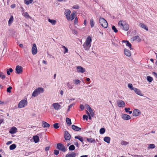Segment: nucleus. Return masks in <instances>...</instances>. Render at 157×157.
Listing matches in <instances>:
<instances>
[{"instance_id": "obj_53", "label": "nucleus", "mask_w": 157, "mask_h": 157, "mask_svg": "<svg viewBox=\"0 0 157 157\" xmlns=\"http://www.w3.org/2000/svg\"><path fill=\"white\" fill-rule=\"evenodd\" d=\"M54 154L56 155H57L59 154V151L56 150H54Z\"/></svg>"}, {"instance_id": "obj_39", "label": "nucleus", "mask_w": 157, "mask_h": 157, "mask_svg": "<svg viewBox=\"0 0 157 157\" xmlns=\"http://www.w3.org/2000/svg\"><path fill=\"white\" fill-rule=\"evenodd\" d=\"M121 144L122 145H126L128 144V142L125 141H122Z\"/></svg>"}, {"instance_id": "obj_43", "label": "nucleus", "mask_w": 157, "mask_h": 157, "mask_svg": "<svg viewBox=\"0 0 157 157\" xmlns=\"http://www.w3.org/2000/svg\"><path fill=\"white\" fill-rule=\"evenodd\" d=\"M75 149V147L74 145H71L69 147V149L70 151H73Z\"/></svg>"}, {"instance_id": "obj_10", "label": "nucleus", "mask_w": 157, "mask_h": 157, "mask_svg": "<svg viewBox=\"0 0 157 157\" xmlns=\"http://www.w3.org/2000/svg\"><path fill=\"white\" fill-rule=\"evenodd\" d=\"M77 71L78 73H83L86 71V69L81 66H78L76 67Z\"/></svg>"}, {"instance_id": "obj_31", "label": "nucleus", "mask_w": 157, "mask_h": 157, "mask_svg": "<svg viewBox=\"0 0 157 157\" xmlns=\"http://www.w3.org/2000/svg\"><path fill=\"white\" fill-rule=\"evenodd\" d=\"M33 0H24V2L25 4L29 5L31 3Z\"/></svg>"}, {"instance_id": "obj_37", "label": "nucleus", "mask_w": 157, "mask_h": 157, "mask_svg": "<svg viewBox=\"0 0 157 157\" xmlns=\"http://www.w3.org/2000/svg\"><path fill=\"white\" fill-rule=\"evenodd\" d=\"M90 25L91 28H92L94 26V22L93 19H91L90 20Z\"/></svg>"}, {"instance_id": "obj_23", "label": "nucleus", "mask_w": 157, "mask_h": 157, "mask_svg": "<svg viewBox=\"0 0 157 157\" xmlns=\"http://www.w3.org/2000/svg\"><path fill=\"white\" fill-rule=\"evenodd\" d=\"M42 125L44 128H49L50 124L45 121H43L42 122Z\"/></svg>"}, {"instance_id": "obj_50", "label": "nucleus", "mask_w": 157, "mask_h": 157, "mask_svg": "<svg viewBox=\"0 0 157 157\" xmlns=\"http://www.w3.org/2000/svg\"><path fill=\"white\" fill-rule=\"evenodd\" d=\"M85 105L86 109H87L88 111L90 110L91 109L90 106L88 104H86Z\"/></svg>"}, {"instance_id": "obj_21", "label": "nucleus", "mask_w": 157, "mask_h": 157, "mask_svg": "<svg viewBox=\"0 0 157 157\" xmlns=\"http://www.w3.org/2000/svg\"><path fill=\"white\" fill-rule=\"evenodd\" d=\"M103 140L105 142L109 144L110 143L111 139L109 137L105 136Z\"/></svg>"}, {"instance_id": "obj_8", "label": "nucleus", "mask_w": 157, "mask_h": 157, "mask_svg": "<svg viewBox=\"0 0 157 157\" xmlns=\"http://www.w3.org/2000/svg\"><path fill=\"white\" fill-rule=\"evenodd\" d=\"M37 52V50L36 44H33L32 48V52L33 55H35Z\"/></svg>"}, {"instance_id": "obj_59", "label": "nucleus", "mask_w": 157, "mask_h": 157, "mask_svg": "<svg viewBox=\"0 0 157 157\" xmlns=\"http://www.w3.org/2000/svg\"><path fill=\"white\" fill-rule=\"evenodd\" d=\"M130 109V108H125L124 109L125 111L126 112H128V111Z\"/></svg>"}, {"instance_id": "obj_19", "label": "nucleus", "mask_w": 157, "mask_h": 157, "mask_svg": "<svg viewBox=\"0 0 157 157\" xmlns=\"http://www.w3.org/2000/svg\"><path fill=\"white\" fill-rule=\"evenodd\" d=\"M139 25L140 27H141L142 28H143V29H145L146 31L148 30V28L146 26V25H145L144 24L141 23H140L139 24Z\"/></svg>"}, {"instance_id": "obj_28", "label": "nucleus", "mask_w": 157, "mask_h": 157, "mask_svg": "<svg viewBox=\"0 0 157 157\" xmlns=\"http://www.w3.org/2000/svg\"><path fill=\"white\" fill-rule=\"evenodd\" d=\"M13 17L12 16H11L8 21V25L10 26L13 23Z\"/></svg>"}, {"instance_id": "obj_11", "label": "nucleus", "mask_w": 157, "mask_h": 157, "mask_svg": "<svg viewBox=\"0 0 157 157\" xmlns=\"http://www.w3.org/2000/svg\"><path fill=\"white\" fill-rule=\"evenodd\" d=\"M23 68L21 66L18 65L16 66L15 70L16 73L17 74L21 73L22 72Z\"/></svg>"}, {"instance_id": "obj_15", "label": "nucleus", "mask_w": 157, "mask_h": 157, "mask_svg": "<svg viewBox=\"0 0 157 157\" xmlns=\"http://www.w3.org/2000/svg\"><path fill=\"white\" fill-rule=\"evenodd\" d=\"M121 117L123 119L125 120H128L131 118V117L129 115L124 114H122Z\"/></svg>"}, {"instance_id": "obj_3", "label": "nucleus", "mask_w": 157, "mask_h": 157, "mask_svg": "<svg viewBox=\"0 0 157 157\" xmlns=\"http://www.w3.org/2000/svg\"><path fill=\"white\" fill-rule=\"evenodd\" d=\"M44 89L42 87H39L35 89L33 93L32 96L33 97H36L40 93L44 92Z\"/></svg>"}, {"instance_id": "obj_47", "label": "nucleus", "mask_w": 157, "mask_h": 157, "mask_svg": "<svg viewBox=\"0 0 157 157\" xmlns=\"http://www.w3.org/2000/svg\"><path fill=\"white\" fill-rule=\"evenodd\" d=\"M0 77L3 79L5 78L6 76L3 72H1L0 73Z\"/></svg>"}, {"instance_id": "obj_60", "label": "nucleus", "mask_w": 157, "mask_h": 157, "mask_svg": "<svg viewBox=\"0 0 157 157\" xmlns=\"http://www.w3.org/2000/svg\"><path fill=\"white\" fill-rule=\"evenodd\" d=\"M132 156H134V157H144L142 155H132Z\"/></svg>"}, {"instance_id": "obj_46", "label": "nucleus", "mask_w": 157, "mask_h": 157, "mask_svg": "<svg viewBox=\"0 0 157 157\" xmlns=\"http://www.w3.org/2000/svg\"><path fill=\"white\" fill-rule=\"evenodd\" d=\"M13 71V69L11 68H10L9 69H7V74L8 75H10V72H12Z\"/></svg>"}, {"instance_id": "obj_32", "label": "nucleus", "mask_w": 157, "mask_h": 157, "mask_svg": "<svg viewBox=\"0 0 157 157\" xmlns=\"http://www.w3.org/2000/svg\"><path fill=\"white\" fill-rule=\"evenodd\" d=\"M66 122L68 125H70L71 124V119L69 118H66Z\"/></svg>"}, {"instance_id": "obj_52", "label": "nucleus", "mask_w": 157, "mask_h": 157, "mask_svg": "<svg viewBox=\"0 0 157 157\" xmlns=\"http://www.w3.org/2000/svg\"><path fill=\"white\" fill-rule=\"evenodd\" d=\"M12 89V87L11 86H9L7 90V91L8 93H10L11 91V90Z\"/></svg>"}, {"instance_id": "obj_4", "label": "nucleus", "mask_w": 157, "mask_h": 157, "mask_svg": "<svg viewBox=\"0 0 157 157\" xmlns=\"http://www.w3.org/2000/svg\"><path fill=\"white\" fill-rule=\"evenodd\" d=\"M100 25L105 28H107L108 26L107 21L103 18H100L99 20Z\"/></svg>"}, {"instance_id": "obj_42", "label": "nucleus", "mask_w": 157, "mask_h": 157, "mask_svg": "<svg viewBox=\"0 0 157 157\" xmlns=\"http://www.w3.org/2000/svg\"><path fill=\"white\" fill-rule=\"evenodd\" d=\"M90 113V115H91V117H93L94 116V110H93L92 109H91L90 110H89Z\"/></svg>"}, {"instance_id": "obj_63", "label": "nucleus", "mask_w": 157, "mask_h": 157, "mask_svg": "<svg viewBox=\"0 0 157 157\" xmlns=\"http://www.w3.org/2000/svg\"><path fill=\"white\" fill-rule=\"evenodd\" d=\"M74 105H75V104H71L68 107H69V109H70Z\"/></svg>"}, {"instance_id": "obj_64", "label": "nucleus", "mask_w": 157, "mask_h": 157, "mask_svg": "<svg viewBox=\"0 0 157 157\" xmlns=\"http://www.w3.org/2000/svg\"><path fill=\"white\" fill-rule=\"evenodd\" d=\"M12 143V141H9L7 142L6 144L7 145H9L10 144H11Z\"/></svg>"}, {"instance_id": "obj_33", "label": "nucleus", "mask_w": 157, "mask_h": 157, "mask_svg": "<svg viewBox=\"0 0 157 157\" xmlns=\"http://www.w3.org/2000/svg\"><path fill=\"white\" fill-rule=\"evenodd\" d=\"M75 139H78L80 141L82 142L83 141V140L82 138L80 136H76L75 137Z\"/></svg>"}, {"instance_id": "obj_7", "label": "nucleus", "mask_w": 157, "mask_h": 157, "mask_svg": "<svg viewBox=\"0 0 157 157\" xmlns=\"http://www.w3.org/2000/svg\"><path fill=\"white\" fill-rule=\"evenodd\" d=\"M57 148L59 150L62 151L63 152H65L67 150L64 145L61 143H59L57 144Z\"/></svg>"}, {"instance_id": "obj_41", "label": "nucleus", "mask_w": 157, "mask_h": 157, "mask_svg": "<svg viewBox=\"0 0 157 157\" xmlns=\"http://www.w3.org/2000/svg\"><path fill=\"white\" fill-rule=\"evenodd\" d=\"M105 129L104 128H102L100 130V133L101 134H103L105 132Z\"/></svg>"}, {"instance_id": "obj_26", "label": "nucleus", "mask_w": 157, "mask_h": 157, "mask_svg": "<svg viewBox=\"0 0 157 157\" xmlns=\"http://www.w3.org/2000/svg\"><path fill=\"white\" fill-rule=\"evenodd\" d=\"M72 128L73 130L77 131H79L81 129V128L75 125H72Z\"/></svg>"}, {"instance_id": "obj_45", "label": "nucleus", "mask_w": 157, "mask_h": 157, "mask_svg": "<svg viewBox=\"0 0 157 157\" xmlns=\"http://www.w3.org/2000/svg\"><path fill=\"white\" fill-rule=\"evenodd\" d=\"M62 48L64 49V54L68 52V49L65 46L62 45Z\"/></svg>"}, {"instance_id": "obj_38", "label": "nucleus", "mask_w": 157, "mask_h": 157, "mask_svg": "<svg viewBox=\"0 0 157 157\" xmlns=\"http://www.w3.org/2000/svg\"><path fill=\"white\" fill-rule=\"evenodd\" d=\"M24 17L27 19L31 18L29 16L27 12H25L24 14Z\"/></svg>"}, {"instance_id": "obj_48", "label": "nucleus", "mask_w": 157, "mask_h": 157, "mask_svg": "<svg viewBox=\"0 0 157 157\" xmlns=\"http://www.w3.org/2000/svg\"><path fill=\"white\" fill-rule=\"evenodd\" d=\"M59 124L57 123H56L55 124H53V127L57 129L59 128V126H58Z\"/></svg>"}, {"instance_id": "obj_29", "label": "nucleus", "mask_w": 157, "mask_h": 157, "mask_svg": "<svg viewBox=\"0 0 157 157\" xmlns=\"http://www.w3.org/2000/svg\"><path fill=\"white\" fill-rule=\"evenodd\" d=\"M128 87L132 90H134L136 88L134 87L132 84L129 83L128 85Z\"/></svg>"}, {"instance_id": "obj_51", "label": "nucleus", "mask_w": 157, "mask_h": 157, "mask_svg": "<svg viewBox=\"0 0 157 157\" xmlns=\"http://www.w3.org/2000/svg\"><path fill=\"white\" fill-rule=\"evenodd\" d=\"M67 86H68L69 89H72L73 88L72 85L69 83H67Z\"/></svg>"}, {"instance_id": "obj_58", "label": "nucleus", "mask_w": 157, "mask_h": 157, "mask_svg": "<svg viewBox=\"0 0 157 157\" xmlns=\"http://www.w3.org/2000/svg\"><path fill=\"white\" fill-rule=\"evenodd\" d=\"M78 18L77 17H76L75 18V20H74V23L75 24H77L78 23Z\"/></svg>"}, {"instance_id": "obj_49", "label": "nucleus", "mask_w": 157, "mask_h": 157, "mask_svg": "<svg viewBox=\"0 0 157 157\" xmlns=\"http://www.w3.org/2000/svg\"><path fill=\"white\" fill-rule=\"evenodd\" d=\"M112 29L115 33H117V29L115 26L114 25L113 26H112Z\"/></svg>"}, {"instance_id": "obj_13", "label": "nucleus", "mask_w": 157, "mask_h": 157, "mask_svg": "<svg viewBox=\"0 0 157 157\" xmlns=\"http://www.w3.org/2000/svg\"><path fill=\"white\" fill-rule=\"evenodd\" d=\"M134 91L136 94L140 96H143L144 95V94L141 91L137 88H136Z\"/></svg>"}, {"instance_id": "obj_20", "label": "nucleus", "mask_w": 157, "mask_h": 157, "mask_svg": "<svg viewBox=\"0 0 157 157\" xmlns=\"http://www.w3.org/2000/svg\"><path fill=\"white\" fill-rule=\"evenodd\" d=\"M48 22L51 23L52 25H54L56 24L57 21L56 20L52 19L50 18H48Z\"/></svg>"}, {"instance_id": "obj_18", "label": "nucleus", "mask_w": 157, "mask_h": 157, "mask_svg": "<svg viewBox=\"0 0 157 157\" xmlns=\"http://www.w3.org/2000/svg\"><path fill=\"white\" fill-rule=\"evenodd\" d=\"M131 40L133 41L136 40L138 42H140L141 40L140 38L138 36H136L133 37L132 38Z\"/></svg>"}, {"instance_id": "obj_6", "label": "nucleus", "mask_w": 157, "mask_h": 157, "mask_svg": "<svg viewBox=\"0 0 157 157\" xmlns=\"http://www.w3.org/2000/svg\"><path fill=\"white\" fill-rule=\"evenodd\" d=\"M117 104L119 107H124L125 106L124 102L123 101L120 99L117 100Z\"/></svg>"}, {"instance_id": "obj_2", "label": "nucleus", "mask_w": 157, "mask_h": 157, "mask_svg": "<svg viewBox=\"0 0 157 157\" xmlns=\"http://www.w3.org/2000/svg\"><path fill=\"white\" fill-rule=\"evenodd\" d=\"M92 39L90 36L87 37L85 42L84 43L83 46L85 50H89L91 45Z\"/></svg>"}, {"instance_id": "obj_25", "label": "nucleus", "mask_w": 157, "mask_h": 157, "mask_svg": "<svg viewBox=\"0 0 157 157\" xmlns=\"http://www.w3.org/2000/svg\"><path fill=\"white\" fill-rule=\"evenodd\" d=\"M33 139L35 143H37L39 142V136L37 135L34 136L33 137Z\"/></svg>"}, {"instance_id": "obj_5", "label": "nucleus", "mask_w": 157, "mask_h": 157, "mask_svg": "<svg viewBox=\"0 0 157 157\" xmlns=\"http://www.w3.org/2000/svg\"><path fill=\"white\" fill-rule=\"evenodd\" d=\"M27 104V101L25 100H22L19 103L18 107L21 108L24 107Z\"/></svg>"}, {"instance_id": "obj_36", "label": "nucleus", "mask_w": 157, "mask_h": 157, "mask_svg": "<svg viewBox=\"0 0 157 157\" xmlns=\"http://www.w3.org/2000/svg\"><path fill=\"white\" fill-rule=\"evenodd\" d=\"M86 139L88 142L90 143H93L95 142V140L94 139H93L92 138H87Z\"/></svg>"}, {"instance_id": "obj_54", "label": "nucleus", "mask_w": 157, "mask_h": 157, "mask_svg": "<svg viewBox=\"0 0 157 157\" xmlns=\"http://www.w3.org/2000/svg\"><path fill=\"white\" fill-rule=\"evenodd\" d=\"M83 119H86V121L88 120V116L85 115H83Z\"/></svg>"}, {"instance_id": "obj_40", "label": "nucleus", "mask_w": 157, "mask_h": 157, "mask_svg": "<svg viewBox=\"0 0 157 157\" xmlns=\"http://www.w3.org/2000/svg\"><path fill=\"white\" fill-rule=\"evenodd\" d=\"M126 45L127 46L129 47L130 49L132 50V48H131V44L128 41H127L126 42Z\"/></svg>"}, {"instance_id": "obj_1", "label": "nucleus", "mask_w": 157, "mask_h": 157, "mask_svg": "<svg viewBox=\"0 0 157 157\" xmlns=\"http://www.w3.org/2000/svg\"><path fill=\"white\" fill-rule=\"evenodd\" d=\"M118 26L120 29L125 31H128L129 28L128 24L123 20H121L118 23Z\"/></svg>"}, {"instance_id": "obj_34", "label": "nucleus", "mask_w": 157, "mask_h": 157, "mask_svg": "<svg viewBox=\"0 0 157 157\" xmlns=\"http://www.w3.org/2000/svg\"><path fill=\"white\" fill-rule=\"evenodd\" d=\"M147 79L149 82H151L153 80V78L151 76H148L147 77Z\"/></svg>"}, {"instance_id": "obj_35", "label": "nucleus", "mask_w": 157, "mask_h": 157, "mask_svg": "<svg viewBox=\"0 0 157 157\" xmlns=\"http://www.w3.org/2000/svg\"><path fill=\"white\" fill-rule=\"evenodd\" d=\"M16 147V145L15 144H13L11 145L10 147V149L11 150L14 149Z\"/></svg>"}, {"instance_id": "obj_16", "label": "nucleus", "mask_w": 157, "mask_h": 157, "mask_svg": "<svg viewBox=\"0 0 157 157\" xmlns=\"http://www.w3.org/2000/svg\"><path fill=\"white\" fill-rule=\"evenodd\" d=\"M17 131V129L15 127H13L10 130L9 133L13 134L16 133Z\"/></svg>"}, {"instance_id": "obj_30", "label": "nucleus", "mask_w": 157, "mask_h": 157, "mask_svg": "<svg viewBox=\"0 0 157 157\" xmlns=\"http://www.w3.org/2000/svg\"><path fill=\"white\" fill-rule=\"evenodd\" d=\"M155 147V146L154 144H151L149 145L147 148L148 149H150L154 148Z\"/></svg>"}, {"instance_id": "obj_27", "label": "nucleus", "mask_w": 157, "mask_h": 157, "mask_svg": "<svg viewBox=\"0 0 157 157\" xmlns=\"http://www.w3.org/2000/svg\"><path fill=\"white\" fill-rule=\"evenodd\" d=\"M76 155L75 153L74 152H72L71 153L67 154L66 157H75Z\"/></svg>"}, {"instance_id": "obj_57", "label": "nucleus", "mask_w": 157, "mask_h": 157, "mask_svg": "<svg viewBox=\"0 0 157 157\" xmlns=\"http://www.w3.org/2000/svg\"><path fill=\"white\" fill-rule=\"evenodd\" d=\"M153 75L157 78V73H156L155 72H153L152 73Z\"/></svg>"}, {"instance_id": "obj_62", "label": "nucleus", "mask_w": 157, "mask_h": 157, "mask_svg": "<svg viewBox=\"0 0 157 157\" xmlns=\"http://www.w3.org/2000/svg\"><path fill=\"white\" fill-rule=\"evenodd\" d=\"M50 147L49 146L45 148V150L46 151H48L49 150Z\"/></svg>"}, {"instance_id": "obj_9", "label": "nucleus", "mask_w": 157, "mask_h": 157, "mask_svg": "<svg viewBox=\"0 0 157 157\" xmlns=\"http://www.w3.org/2000/svg\"><path fill=\"white\" fill-rule=\"evenodd\" d=\"M52 106L56 110H58L61 109V105L58 103H53L52 104Z\"/></svg>"}, {"instance_id": "obj_17", "label": "nucleus", "mask_w": 157, "mask_h": 157, "mask_svg": "<svg viewBox=\"0 0 157 157\" xmlns=\"http://www.w3.org/2000/svg\"><path fill=\"white\" fill-rule=\"evenodd\" d=\"M124 53L127 56L129 57L131 55V52L127 49L125 48L124 49Z\"/></svg>"}, {"instance_id": "obj_24", "label": "nucleus", "mask_w": 157, "mask_h": 157, "mask_svg": "<svg viewBox=\"0 0 157 157\" xmlns=\"http://www.w3.org/2000/svg\"><path fill=\"white\" fill-rule=\"evenodd\" d=\"M75 13L74 12H73L71 13L70 16H69V18H67V19L68 21H70V20L71 21V20H73L75 18Z\"/></svg>"}, {"instance_id": "obj_55", "label": "nucleus", "mask_w": 157, "mask_h": 157, "mask_svg": "<svg viewBox=\"0 0 157 157\" xmlns=\"http://www.w3.org/2000/svg\"><path fill=\"white\" fill-rule=\"evenodd\" d=\"M73 9H78L79 8V6L78 5H74L72 7Z\"/></svg>"}, {"instance_id": "obj_61", "label": "nucleus", "mask_w": 157, "mask_h": 157, "mask_svg": "<svg viewBox=\"0 0 157 157\" xmlns=\"http://www.w3.org/2000/svg\"><path fill=\"white\" fill-rule=\"evenodd\" d=\"M73 33L76 35L77 34H78V32L77 31L75 30H73Z\"/></svg>"}, {"instance_id": "obj_22", "label": "nucleus", "mask_w": 157, "mask_h": 157, "mask_svg": "<svg viewBox=\"0 0 157 157\" xmlns=\"http://www.w3.org/2000/svg\"><path fill=\"white\" fill-rule=\"evenodd\" d=\"M71 13V11L69 10H67L65 12V15L66 16L67 19L68 18H69V16Z\"/></svg>"}, {"instance_id": "obj_14", "label": "nucleus", "mask_w": 157, "mask_h": 157, "mask_svg": "<svg viewBox=\"0 0 157 157\" xmlns=\"http://www.w3.org/2000/svg\"><path fill=\"white\" fill-rule=\"evenodd\" d=\"M140 113V111L139 110L135 109L133 110L132 114L133 116L136 117L138 116Z\"/></svg>"}, {"instance_id": "obj_44", "label": "nucleus", "mask_w": 157, "mask_h": 157, "mask_svg": "<svg viewBox=\"0 0 157 157\" xmlns=\"http://www.w3.org/2000/svg\"><path fill=\"white\" fill-rule=\"evenodd\" d=\"M73 82H74V83L76 85L79 84L80 82V80L78 79H76L73 80Z\"/></svg>"}, {"instance_id": "obj_56", "label": "nucleus", "mask_w": 157, "mask_h": 157, "mask_svg": "<svg viewBox=\"0 0 157 157\" xmlns=\"http://www.w3.org/2000/svg\"><path fill=\"white\" fill-rule=\"evenodd\" d=\"M80 108L81 110H82L84 109V106L83 105L81 104L80 105Z\"/></svg>"}, {"instance_id": "obj_12", "label": "nucleus", "mask_w": 157, "mask_h": 157, "mask_svg": "<svg viewBox=\"0 0 157 157\" xmlns=\"http://www.w3.org/2000/svg\"><path fill=\"white\" fill-rule=\"evenodd\" d=\"M64 137L65 140H69L71 139V136L67 131H65L64 133Z\"/></svg>"}]
</instances>
